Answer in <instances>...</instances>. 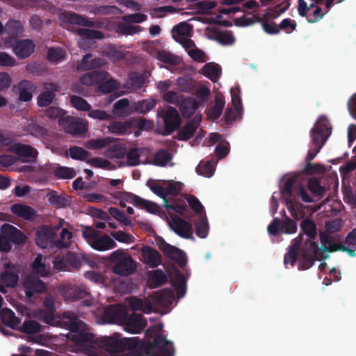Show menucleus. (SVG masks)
Instances as JSON below:
<instances>
[{
    "label": "nucleus",
    "mask_w": 356,
    "mask_h": 356,
    "mask_svg": "<svg viewBox=\"0 0 356 356\" xmlns=\"http://www.w3.org/2000/svg\"><path fill=\"white\" fill-rule=\"evenodd\" d=\"M64 323L68 326L70 332L67 334L69 340L76 345V350L85 351L88 356H99V350L95 349L97 342L92 340V336L86 329V325L79 320L73 314H64Z\"/></svg>",
    "instance_id": "obj_1"
},
{
    "label": "nucleus",
    "mask_w": 356,
    "mask_h": 356,
    "mask_svg": "<svg viewBox=\"0 0 356 356\" xmlns=\"http://www.w3.org/2000/svg\"><path fill=\"white\" fill-rule=\"evenodd\" d=\"M330 133V126L327 119L325 116L319 117L311 133L314 149H310L308 152L307 160H312L320 152Z\"/></svg>",
    "instance_id": "obj_2"
},
{
    "label": "nucleus",
    "mask_w": 356,
    "mask_h": 356,
    "mask_svg": "<svg viewBox=\"0 0 356 356\" xmlns=\"http://www.w3.org/2000/svg\"><path fill=\"white\" fill-rule=\"evenodd\" d=\"M111 260L114 263L113 272L117 275L127 276L134 273L136 264L131 257L126 256L122 250H117L111 254Z\"/></svg>",
    "instance_id": "obj_3"
},
{
    "label": "nucleus",
    "mask_w": 356,
    "mask_h": 356,
    "mask_svg": "<svg viewBox=\"0 0 356 356\" xmlns=\"http://www.w3.org/2000/svg\"><path fill=\"white\" fill-rule=\"evenodd\" d=\"M102 346L108 352H120L125 349H134L138 346V341L135 338L120 337L115 334L111 337L104 338Z\"/></svg>",
    "instance_id": "obj_4"
},
{
    "label": "nucleus",
    "mask_w": 356,
    "mask_h": 356,
    "mask_svg": "<svg viewBox=\"0 0 356 356\" xmlns=\"http://www.w3.org/2000/svg\"><path fill=\"white\" fill-rule=\"evenodd\" d=\"M63 226V221L60 220L54 227L44 226L38 228L35 236L36 244L42 248L56 246V234Z\"/></svg>",
    "instance_id": "obj_5"
},
{
    "label": "nucleus",
    "mask_w": 356,
    "mask_h": 356,
    "mask_svg": "<svg viewBox=\"0 0 356 356\" xmlns=\"http://www.w3.org/2000/svg\"><path fill=\"white\" fill-rule=\"evenodd\" d=\"M0 234V250L8 251L11 248L10 241L15 243H21L24 241L25 236L22 232L15 227L5 224L1 229Z\"/></svg>",
    "instance_id": "obj_6"
},
{
    "label": "nucleus",
    "mask_w": 356,
    "mask_h": 356,
    "mask_svg": "<svg viewBox=\"0 0 356 356\" xmlns=\"http://www.w3.org/2000/svg\"><path fill=\"white\" fill-rule=\"evenodd\" d=\"M283 198L286 202L289 209L293 207L296 201V197L299 196L305 202H312V197L307 193L306 190L300 184L292 186L291 183L288 181L285 184L282 192Z\"/></svg>",
    "instance_id": "obj_7"
},
{
    "label": "nucleus",
    "mask_w": 356,
    "mask_h": 356,
    "mask_svg": "<svg viewBox=\"0 0 356 356\" xmlns=\"http://www.w3.org/2000/svg\"><path fill=\"white\" fill-rule=\"evenodd\" d=\"M143 356H172V345L162 336H157L144 350Z\"/></svg>",
    "instance_id": "obj_8"
},
{
    "label": "nucleus",
    "mask_w": 356,
    "mask_h": 356,
    "mask_svg": "<svg viewBox=\"0 0 356 356\" xmlns=\"http://www.w3.org/2000/svg\"><path fill=\"white\" fill-rule=\"evenodd\" d=\"M319 250L316 245L311 240H307L305 243V250L299 256V269L306 270L310 268L313 261L318 259Z\"/></svg>",
    "instance_id": "obj_9"
},
{
    "label": "nucleus",
    "mask_w": 356,
    "mask_h": 356,
    "mask_svg": "<svg viewBox=\"0 0 356 356\" xmlns=\"http://www.w3.org/2000/svg\"><path fill=\"white\" fill-rule=\"evenodd\" d=\"M170 229L182 238H190L193 236L192 225L177 216H172L167 220Z\"/></svg>",
    "instance_id": "obj_10"
},
{
    "label": "nucleus",
    "mask_w": 356,
    "mask_h": 356,
    "mask_svg": "<svg viewBox=\"0 0 356 356\" xmlns=\"http://www.w3.org/2000/svg\"><path fill=\"white\" fill-rule=\"evenodd\" d=\"M127 309L125 306L117 305L105 308L103 312L104 323L122 324L126 320Z\"/></svg>",
    "instance_id": "obj_11"
},
{
    "label": "nucleus",
    "mask_w": 356,
    "mask_h": 356,
    "mask_svg": "<svg viewBox=\"0 0 356 356\" xmlns=\"http://www.w3.org/2000/svg\"><path fill=\"white\" fill-rule=\"evenodd\" d=\"M192 31V26L186 22L175 25L171 31L172 38L182 44L184 47H190L193 44L191 40L188 39Z\"/></svg>",
    "instance_id": "obj_12"
},
{
    "label": "nucleus",
    "mask_w": 356,
    "mask_h": 356,
    "mask_svg": "<svg viewBox=\"0 0 356 356\" xmlns=\"http://www.w3.org/2000/svg\"><path fill=\"white\" fill-rule=\"evenodd\" d=\"M156 244L165 254L176 261L181 266L186 264V259L183 251L168 243L163 238H157Z\"/></svg>",
    "instance_id": "obj_13"
},
{
    "label": "nucleus",
    "mask_w": 356,
    "mask_h": 356,
    "mask_svg": "<svg viewBox=\"0 0 356 356\" xmlns=\"http://www.w3.org/2000/svg\"><path fill=\"white\" fill-rule=\"evenodd\" d=\"M76 33L79 37L78 38L79 46L83 49L92 47L95 44L94 40L102 38L100 32L90 29H79Z\"/></svg>",
    "instance_id": "obj_14"
},
{
    "label": "nucleus",
    "mask_w": 356,
    "mask_h": 356,
    "mask_svg": "<svg viewBox=\"0 0 356 356\" xmlns=\"http://www.w3.org/2000/svg\"><path fill=\"white\" fill-rule=\"evenodd\" d=\"M58 124L66 132L73 135L84 133L87 130V125L84 122L74 120L68 115L59 119Z\"/></svg>",
    "instance_id": "obj_15"
},
{
    "label": "nucleus",
    "mask_w": 356,
    "mask_h": 356,
    "mask_svg": "<svg viewBox=\"0 0 356 356\" xmlns=\"http://www.w3.org/2000/svg\"><path fill=\"white\" fill-rule=\"evenodd\" d=\"M60 21L63 26L66 29H70V25L76 24L83 26H92V22L88 19L70 12H60L59 15Z\"/></svg>",
    "instance_id": "obj_16"
},
{
    "label": "nucleus",
    "mask_w": 356,
    "mask_h": 356,
    "mask_svg": "<svg viewBox=\"0 0 356 356\" xmlns=\"http://www.w3.org/2000/svg\"><path fill=\"white\" fill-rule=\"evenodd\" d=\"M35 44L29 39L17 41L13 46L14 54L20 59H24L31 56L34 51Z\"/></svg>",
    "instance_id": "obj_17"
},
{
    "label": "nucleus",
    "mask_w": 356,
    "mask_h": 356,
    "mask_svg": "<svg viewBox=\"0 0 356 356\" xmlns=\"http://www.w3.org/2000/svg\"><path fill=\"white\" fill-rule=\"evenodd\" d=\"M121 325L125 331L130 333H138L144 327L145 322L140 315L133 314L128 317L127 312L126 320Z\"/></svg>",
    "instance_id": "obj_18"
},
{
    "label": "nucleus",
    "mask_w": 356,
    "mask_h": 356,
    "mask_svg": "<svg viewBox=\"0 0 356 356\" xmlns=\"http://www.w3.org/2000/svg\"><path fill=\"white\" fill-rule=\"evenodd\" d=\"M13 90L19 95V100L28 102L32 99L35 86L31 82L24 80L15 86Z\"/></svg>",
    "instance_id": "obj_19"
},
{
    "label": "nucleus",
    "mask_w": 356,
    "mask_h": 356,
    "mask_svg": "<svg viewBox=\"0 0 356 356\" xmlns=\"http://www.w3.org/2000/svg\"><path fill=\"white\" fill-rule=\"evenodd\" d=\"M23 288L28 298L32 297L35 293H42L45 290L44 283L39 279L32 276L25 278Z\"/></svg>",
    "instance_id": "obj_20"
},
{
    "label": "nucleus",
    "mask_w": 356,
    "mask_h": 356,
    "mask_svg": "<svg viewBox=\"0 0 356 356\" xmlns=\"http://www.w3.org/2000/svg\"><path fill=\"white\" fill-rule=\"evenodd\" d=\"M174 299V293L171 289H166L156 292L151 300L152 303L154 305V311H155L157 305L163 307L168 306L172 303Z\"/></svg>",
    "instance_id": "obj_21"
},
{
    "label": "nucleus",
    "mask_w": 356,
    "mask_h": 356,
    "mask_svg": "<svg viewBox=\"0 0 356 356\" xmlns=\"http://www.w3.org/2000/svg\"><path fill=\"white\" fill-rule=\"evenodd\" d=\"M11 148L13 152L26 162L33 161L38 154L37 150L28 145L17 143L13 145Z\"/></svg>",
    "instance_id": "obj_22"
},
{
    "label": "nucleus",
    "mask_w": 356,
    "mask_h": 356,
    "mask_svg": "<svg viewBox=\"0 0 356 356\" xmlns=\"http://www.w3.org/2000/svg\"><path fill=\"white\" fill-rule=\"evenodd\" d=\"M63 294L65 299L76 300L87 296L86 288L82 285H66L62 287Z\"/></svg>",
    "instance_id": "obj_23"
},
{
    "label": "nucleus",
    "mask_w": 356,
    "mask_h": 356,
    "mask_svg": "<svg viewBox=\"0 0 356 356\" xmlns=\"http://www.w3.org/2000/svg\"><path fill=\"white\" fill-rule=\"evenodd\" d=\"M142 261L149 267L154 268L161 263V255L156 250L145 246L141 248Z\"/></svg>",
    "instance_id": "obj_24"
},
{
    "label": "nucleus",
    "mask_w": 356,
    "mask_h": 356,
    "mask_svg": "<svg viewBox=\"0 0 356 356\" xmlns=\"http://www.w3.org/2000/svg\"><path fill=\"white\" fill-rule=\"evenodd\" d=\"M6 270L1 275L0 283L6 286H15L18 282V270L15 266H11L9 263L4 264Z\"/></svg>",
    "instance_id": "obj_25"
},
{
    "label": "nucleus",
    "mask_w": 356,
    "mask_h": 356,
    "mask_svg": "<svg viewBox=\"0 0 356 356\" xmlns=\"http://www.w3.org/2000/svg\"><path fill=\"white\" fill-rule=\"evenodd\" d=\"M33 272L42 277L47 276L50 273L49 260L42 255H38L32 264Z\"/></svg>",
    "instance_id": "obj_26"
},
{
    "label": "nucleus",
    "mask_w": 356,
    "mask_h": 356,
    "mask_svg": "<svg viewBox=\"0 0 356 356\" xmlns=\"http://www.w3.org/2000/svg\"><path fill=\"white\" fill-rule=\"evenodd\" d=\"M163 121L168 131H172L176 129L180 123L177 111L172 107H169L163 116Z\"/></svg>",
    "instance_id": "obj_27"
},
{
    "label": "nucleus",
    "mask_w": 356,
    "mask_h": 356,
    "mask_svg": "<svg viewBox=\"0 0 356 356\" xmlns=\"http://www.w3.org/2000/svg\"><path fill=\"white\" fill-rule=\"evenodd\" d=\"M145 149H132L127 154L125 153L124 160L120 161L122 165H137L140 164V158L145 152Z\"/></svg>",
    "instance_id": "obj_28"
},
{
    "label": "nucleus",
    "mask_w": 356,
    "mask_h": 356,
    "mask_svg": "<svg viewBox=\"0 0 356 356\" xmlns=\"http://www.w3.org/2000/svg\"><path fill=\"white\" fill-rule=\"evenodd\" d=\"M201 73L213 82H216L221 75V67L214 63H209L201 69Z\"/></svg>",
    "instance_id": "obj_29"
},
{
    "label": "nucleus",
    "mask_w": 356,
    "mask_h": 356,
    "mask_svg": "<svg viewBox=\"0 0 356 356\" xmlns=\"http://www.w3.org/2000/svg\"><path fill=\"white\" fill-rule=\"evenodd\" d=\"M56 90V86L54 84L49 83L45 86V91L42 92L38 97V104L40 106H47L53 101L55 97L54 92Z\"/></svg>",
    "instance_id": "obj_30"
},
{
    "label": "nucleus",
    "mask_w": 356,
    "mask_h": 356,
    "mask_svg": "<svg viewBox=\"0 0 356 356\" xmlns=\"http://www.w3.org/2000/svg\"><path fill=\"white\" fill-rule=\"evenodd\" d=\"M91 247L99 251H106L115 248L116 243L108 235H99Z\"/></svg>",
    "instance_id": "obj_31"
},
{
    "label": "nucleus",
    "mask_w": 356,
    "mask_h": 356,
    "mask_svg": "<svg viewBox=\"0 0 356 356\" xmlns=\"http://www.w3.org/2000/svg\"><path fill=\"white\" fill-rule=\"evenodd\" d=\"M127 302L134 311L143 310L147 314L154 312V305L151 300H147L146 302H143L141 300L136 297H132L127 300Z\"/></svg>",
    "instance_id": "obj_32"
},
{
    "label": "nucleus",
    "mask_w": 356,
    "mask_h": 356,
    "mask_svg": "<svg viewBox=\"0 0 356 356\" xmlns=\"http://www.w3.org/2000/svg\"><path fill=\"white\" fill-rule=\"evenodd\" d=\"M0 316L2 322L11 328H17L20 323L19 318L17 317L15 313L10 309H3Z\"/></svg>",
    "instance_id": "obj_33"
},
{
    "label": "nucleus",
    "mask_w": 356,
    "mask_h": 356,
    "mask_svg": "<svg viewBox=\"0 0 356 356\" xmlns=\"http://www.w3.org/2000/svg\"><path fill=\"white\" fill-rule=\"evenodd\" d=\"M11 211L16 216L26 220H31L35 217L34 210L29 206L15 204L12 206Z\"/></svg>",
    "instance_id": "obj_34"
},
{
    "label": "nucleus",
    "mask_w": 356,
    "mask_h": 356,
    "mask_svg": "<svg viewBox=\"0 0 356 356\" xmlns=\"http://www.w3.org/2000/svg\"><path fill=\"white\" fill-rule=\"evenodd\" d=\"M302 241V237H298L293 239L289 247V252L285 255L284 264L287 265L290 264L291 266H293L296 259H297V251L298 250L299 245Z\"/></svg>",
    "instance_id": "obj_35"
},
{
    "label": "nucleus",
    "mask_w": 356,
    "mask_h": 356,
    "mask_svg": "<svg viewBox=\"0 0 356 356\" xmlns=\"http://www.w3.org/2000/svg\"><path fill=\"white\" fill-rule=\"evenodd\" d=\"M112 143V138L106 137L89 140L85 143L84 146L88 149H100L108 147Z\"/></svg>",
    "instance_id": "obj_36"
},
{
    "label": "nucleus",
    "mask_w": 356,
    "mask_h": 356,
    "mask_svg": "<svg viewBox=\"0 0 356 356\" xmlns=\"http://www.w3.org/2000/svg\"><path fill=\"white\" fill-rule=\"evenodd\" d=\"M92 57L90 54H87L83 58L82 63L77 66L79 70H88L93 68L98 67L104 64V60L98 58L90 60Z\"/></svg>",
    "instance_id": "obj_37"
},
{
    "label": "nucleus",
    "mask_w": 356,
    "mask_h": 356,
    "mask_svg": "<svg viewBox=\"0 0 356 356\" xmlns=\"http://www.w3.org/2000/svg\"><path fill=\"white\" fill-rule=\"evenodd\" d=\"M105 75L103 72H93L84 74L81 77V82L86 86H92L104 80Z\"/></svg>",
    "instance_id": "obj_38"
},
{
    "label": "nucleus",
    "mask_w": 356,
    "mask_h": 356,
    "mask_svg": "<svg viewBox=\"0 0 356 356\" xmlns=\"http://www.w3.org/2000/svg\"><path fill=\"white\" fill-rule=\"evenodd\" d=\"M197 106L198 104L195 100L192 98H188L182 101L180 111L184 116L189 118L195 113Z\"/></svg>",
    "instance_id": "obj_39"
},
{
    "label": "nucleus",
    "mask_w": 356,
    "mask_h": 356,
    "mask_svg": "<svg viewBox=\"0 0 356 356\" xmlns=\"http://www.w3.org/2000/svg\"><path fill=\"white\" fill-rule=\"evenodd\" d=\"M201 118L196 116L195 120L192 122L187 124L180 131V139L187 140L190 138L195 131H196L199 123L200 122Z\"/></svg>",
    "instance_id": "obj_40"
},
{
    "label": "nucleus",
    "mask_w": 356,
    "mask_h": 356,
    "mask_svg": "<svg viewBox=\"0 0 356 356\" xmlns=\"http://www.w3.org/2000/svg\"><path fill=\"white\" fill-rule=\"evenodd\" d=\"M104 155L109 159H120L124 160L125 150L118 144H111L108 148L105 151Z\"/></svg>",
    "instance_id": "obj_41"
},
{
    "label": "nucleus",
    "mask_w": 356,
    "mask_h": 356,
    "mask_svg": "<svg viewBox=\"0 0 356 356\" xmlns=\"http://www.w3.org/2000/svg\"><path fill=\"white\" fill-rule=\"evenodd\" d=\"M129 101L127 99H121L115 103L113 106V114L116 116L127 115L131 111Z\"/></svg>",
    "instance_id": "obj_42"
},
{
    "label": "nucleus",
    "mask_w": 356,
    "mask_h": 356,
    "mask_svg": "<svg viewBox=\"0 0 356 356\" xmlns=\"http://www.w3.org/2000/svg\"><path fill=\"white\" fill-rule=\"evenodd\" d=\"M133 200L136 204L140 206L150 213H155L159 211V206L152 202L144 200L137 196H135Z\"/></svg>",
    "instance_id": "obj_43"
},
{
    "label": "nucleus",
    "mask_w": 356,
    "mask_h": 356,
    "mask_svg": "<svg viewBox=\"0 0 356 356\" xmlns=\"http://www.w3.org/2000/svg\"><path fill=\"white\" fill-rule=\"evenodd\" d=\"M61 228L60 238L58 240L56 238V247H67L71 243L72 233L63 226Z\"/></svg>",
    "instance_id": "obj_44"
},
{
    "label": "nucleus",
    "mask_w": 356,
    "mask_h": 356,
    "mask_svg": "<svg viewBox=\"0 0 356 356\" xmlns=\"http://www.w3.org/2000/svg\"><path fill=\"white\" fill-rule=\"evenodd\" d=\"M225 106V101L219 97H216L215 104L208 113V117L211 119H217L221 114Z\"/></svg>",
    "instance_id": "obj_45"
},
{
    "label": "nucleus",
    "mask_w": 356,
    "mask_h": 356,
    "mask_svg": "<svg viewBox=\"0 0 356 356\" xmlns=\"http://www.w3.org/2000/svg\"><path fill=\"white\" fill-rule=\"evenodd\" d=\"M67 156H70L73 159L85 160L88 156V153L80 147H72L70 148L66 152Z\"/></svg>",
    "instance_id": "obj_46"
},
{
    "label": "nucleus",
    "mask_w": 356,
    "mask_h": 356,
    "mask_svg": "<svg viewBox=\"0 0 356 356\" xmlns=\"http://www.w3.org/2000/svg\"><path fill=\"white\" fill-rule=\"evenodd\" d=\"M65 51L60 48H51L48 51L47 59L52 63H58L65 57Z\"/></svg>",
    "instance_id": "obj_47"
},
{
    "label": "nucleus",
    "mask_w": 356,
    "mask_h": 356,
    "mask_svg": "<svg viewBox=\"0 0 356 356\" xmlns=\"http://www.w3.org/2000/svg\"><path fill=\"white\" fill-rule=\"evenodd\" d=\"M72 106L77 110L88 111L90 110V105L82 97L72 95L70 97Z\"/></svg>",
    "instance_id": "obj_48"
},
{
    "label": "nucleus",
    "mask_w": 356,
    "mask_h": 356,
    "mask_svg": "<svg viewBox=\"0 0 356 356\" xmlns=\"http://www.w3.org/2000/svg\"><path fill=\"white\" fill-rule=\"evenodd\" d=\"M166 281V276L161 270H154L149 274V284L154 287L159 286Z\"/></svg>",
    "instance_id": "obj_49"
},
{
    "label": "nucleus",
    "mask_w": 356,
    "mask_h": 356,
    "mask_svg": "<svg viewBox=\"0 0 356 356\" xmlns=\"http://www.w3.org/2000/svg\"><path fill=\"white\" fill-rule=\"evenodd\" d=\"M22 32V26L19 21L10 20L6 24V33L10 35H17Z\"/></svg>",
    "instance_id": "obj_50"
},
{
    "label": "nucleus",
    "mask_w": 356,
    "mask_h": 356,
    "mask_svg": "<svg viewBox=\"0 0 356 356\" xmlns=\"http://www.w3.org/2000/svg\"><path fill=\"white\" fill-rule=\"evenodd\" d=\"M170 155L165 151L158 152L153 158L152 163L159 166L165 165L170 161Z\"/></svg>",
    "instance_id": "obj_51"
},
{
    "label": "nucleus",
    "mask_w": 356,
    "mask_h": 356,
    "mask_svg": "<svg viewBox=\"0 0 356 356\" xmlns=\"http://www.w3.org/2000/svg\"><path fill=\"white\" fill-rule=\"evenodd\" d=\"M55 175L62 179H72L76 172L72 168L58 166L55 170Z\"/></svg>",
    "instance_id": "obj_52"
},
{
    "label": "nucleus",
    "mask_w": 356,
    "mask_h": 356,
    "mask_svg": "<svg viewBox=\"0 0 356 356\" xmlns=\"http://www.w3.org/2000/svg\"><path fill=\"white\" fill-rule=\"evenodd\" d=\"M99 235V232L92 227H87L83 229V236L90 246L97 240Z\"/></svg>",
    "instance_id": "obj_53"
},
{
    "label": "nucleus",
    "mask_w": 356,
    "mask_h": 356,
    "mask_svg": "<svg viewBox=\"0 0 356 356\" xmlns=\"http://www.w3.org/2000/svg\"><path fill=\"white\" fill-rule=\"evenodd\" d=\"M111 236L118 241L124 243H131L134 241V237L122 231H117L111 233Z\"/></svg>",
    "instance_id": "obj_54"
},
{
    "label": "nucleus",
    "mask_w": 356,
    "mask_h": 356,
    "mask_svg": "<svg viewBox=\"0 0 356 356\" xmlns=\"http://www.w3.org/2000/svg\"><path fill=\"white\" fill-rule=\"evenodd\" d=\"M216 38L218 42L224 45H231L235 41L234 35L229 31L220 32Z\"/></svg>",
    "instance_id": "obj_55"
},
{
    "label": "nucleus",
    "mask_w": 356,
    "mask_h": 356,
    "mask_svg": "<svg viewBox=\"0 0 356 356\" xmlns=\"http://www.w3.org/2000/svg\"><path fill=\"white\" fill-rule=\"evenodd\" d=\"M27 131L30 134L39 137L46 134V130L41 126L31 120L27 126Z\"/></svg>",
    "instance_id": "obj_56"
},
{
    "label": "nucleus",
    "mask_w": 356,
    "mask_h": 356,
    "mask_svg": "<svg viewBox=\"0 0 356 356\" xmlns=\"http://www.w3.org/2000/svg\"><path fill=\"white\" fill-rule=\"evenodd\" d=\"M156 57L160 61L170 64L177 63L178 60L177 57L165 50L159 51Z\"/></svg>",
    "instance_id": "obj_57"
},
{
    "label": "nucleus",
    "mask_w": 356,
    "mask_h": 356,
    "mask_svg": "<svg viewBox=\"0 0 356 356\" xmlns=\"http://www.w3.org/2000/svg\"><path fill=\"white\" fill-rule=\"evenodd\" d=\"M214 170V165L211 162H207L202 166L200 164L196 168L197 172H200V174L206 177H211L213 175Z\"/></svg>",
    "instance_id": "obj_58"
},
{
    "label": "nucleus",
    "mask_w": 356,
    "mask_h": 356,
    "mask_svg": "<svg viewBox=\"0 0 356 356\" xmlns=\"http://www.w3.org/2000/svg\"><path fill=\"white\" fill-rule=\"evenodd\" d=\"M176 292L179 298H182L186 292V278L181 274L177 275Z\"/></svg>",
    "instance_id": "obj_59"
},
{
    "label": "nucleus",
    "mask_w": 356,
    "mask_h": 356,
    "mask_svg": "<svg viewBox=\"0 0 356 356\" xmlns=\"http://www.w3.org/2000/svg\"><path fill=\"white\" fill-rule=\"evenodd\" d=\"M188 51V55L193 58L194 60L199 62L204 61L205 54L201 50L195 48L194 47V44H192L190 47H184Z\"/></svg>",
    "instance_id": "obj_60"
},
{
    "label": "nucleus",
    "mask_w": 356,
    "mask_h": 356,
    "mask_svg": "<svg viewBox=\"0 0 356 356\" xmlns=\"http://www.w3.org/2000/svg\"><path fill=\"white\" fill-rule=\"evenodd\" d=\"M85 277L89 280L99 284H108L109 282L107 281L106 277L99 273L95 271H88L85 274Z\"/></svg>",
    "instance_id": "obj_61"
},
{
    "label": "nucleus",
    "mask_w": 356,
    "mask_h": 356,
    "mask_svg": "<svg viewBox=\"0 0 356 356\" xmlns=\"http://www.w3.org/2000/svg\"><path fill=\"white\" fill-rule=\"evenodd\" d=\"M88 163L95 168L102 169H111L112 168V165L108 161L101 158L91 159L88 161Z\"/></svg>",
    "instance_id": "obj_62"
},
{
    "label": "nucleus",
    "mask_w": 356,
    "mask_h": 356,
    "mask_svg": "<svg viewBox=\"0 0 356 356\" xmlns=\"http://www.w3.org/2000/svg\"><path fill=\"white\" fill-rule=\"evenodd\" d=\"M109 211L113 218L122 222L124 225H129L131 224L130 219L127 218L124 213L119 209L115 208H111Z\"/></svg>",
    "instance_id": "obj_63"
},
{
    "label": "nucleus",
    "mask_w": 356,
    "mask_h": 356,
    "mask_svg": "<svg viewBox=\"0 0 356 356\" xmlns=\"http://www.w3.org/2000/svg\"><path fill=\"white\" fill-rule=\"evenodd\" d=\"M123 21L127 23H141L145 22L147 17L145 14L134 13L123 17Z\"/></svg>",
    "instance_id": "obj_64"
}]
</instances>
